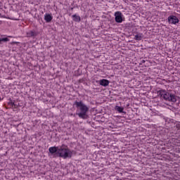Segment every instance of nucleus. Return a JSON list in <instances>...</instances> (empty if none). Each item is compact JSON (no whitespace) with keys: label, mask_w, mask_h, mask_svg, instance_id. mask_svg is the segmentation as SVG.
I'll use <instances>...</instances> for the list:
<instances>
[{"label":"nucleus","mask_w":180,"mask_h":180,"mask_svg":"<svg viewBox=\"0 0 180 180\" xmlns=\"http://www.w3.org/2000/svg\"><path fill=\"white\" fill-rule=\"evenodd\" d=\"M74 105L77 108L76 115H77L80 119H88V112H89V107H88V105H86L82 101H75Z\"/></svg>","instance_id":"obj_1"},{"label":"nucleus","mask_w":180,"mask_h":180,"mask_svg":"<svg viewBox=\"0 0 180 180\" xmlns=\"http://www.w3.org/2000/svg\"><path fill=\"white\" fill-rule=\"evenodd\" d=\"M167 20L170 25H176V23H179V19L175 15L169 16Z\"/></svg>","instance_id":"obj_4"},{"label":"nucleus","mask_w":180,"mask_h":180,"mask_svg":"<svg viewBox=\"0 0 180 180\" xmlns=\"http://www.w3.org/2000/svg\"><path fill=\"white\" fill-rule=\"evenodd\" d=\"M159 95L161 98H163L165 101H168L169 102H176V96L171 94L167 92L165 90L159 91Z\"/></svg>","instance_id":"obj_3"},{"label":"nucleus","mask_w":180,"mask_h":180,"mask_svg":"<svg viewBox=\"0 0 180 180\" xmlns=\"http://www.w3.org/2000/svg\"><path fill=\"white\" fill-rule=\"evenodd\" d=\"M115 109V110L119 112V113H123V110H124V108L123 107H120L119 105H116Z\"/></svg>","instance_id":"obj_10"},{"label":"nucleus","mask_w":180,"mask_h":180,"mask_svg":"<svg viewBox=\"0 0 180 180\" xmlns=\"http://www.w3.org/2000/svg\"><path fill=\"white\" fill-rule=\"evenodd\" d=\"M27 37H34V36H36V32L33 31H30L27 32Z\"/></svg>","instance_id":"obj_12"},{"label":"nucleus","mask_w":180,"mask_h":180,"mask_svg":"<svg viewBox=\"0 0 180 180\" xmlns=\"http://www.w3.org/2000/svg\"><path fill=\"white\" fill-rule=\"evenodd\" d=\"M49 153H51V154H54L55 153L58 154V147L53 146V147L49 148Z\"/></svg>","instance_id":"obj_8"},{"label":"nucleus","mask_w":180,"mask_h":180,"mask_svg":"<svg viewBox=\"0 0 180 180\" xmlns=\"http://www.w3.org/2000/svg\"><path fill=\"white\" fill-rule=\"evenodd\" d=\"M44 20L46 21V23H50V22L53 20V16L51 14L46 13L44 15Z\"/></svg>","instance_id":"obj_6"},{"label":"nucleus","mask_w":180,"mask_h":180,"mask_svg":"<svg viewBox=\"0 0 180 180\" xmlns=\"http://www.w3.org/2000/svg\"><path fill=\"white\" fill-rule=\"evenodd\" d=\"M0 101H1V97H0Z\"/></svg>","instance_id":"obj_15"},{"label":"nucleus","mask_w":180,"mask_h":180,"mask_svg":"<svg viewBox=\"0 0 180 180\" xmlns=\"http://www.w3.org/2000/svg\"><path fill=\"white\" fill-rule=\"evenodd\" d=\"M99 84L102 86H108V85H109V80L103 79L100 80Z\"/></svg>","instance_id":"obj_7"},{"label":"nucleus","mask_w":180,"mask_h":180,"mask_svg":"<svg viewBox=\"0 0 180 180\" xmlns=\"http://www.w3.org/2000/svg\"><path fill=\"white\" fill-rule=\"evenodd\" d=\"M143 37H144V36L143 35V34L141 33H139V34H136L135 36H134V39L135 40H138V41H140L143 39Z\"/></svg>","instance_id":"obj_9"},{"label":"nucleus","mask_w":180,"mask_h":180,"mask_svg":"<svg viewBox=\"0 0 180 180\" xmlns=\"http://www.w3.org/2000/svg\"><path fill=\"white\" fill-rule=\"evenodd\" d=\"M73 153L74 151L70 149V148H68V146L65 144L58 146V155L64 160H66V158H71Z\"/></svg>","instance_id":"obj_2"},{"label":"nucleus","mask_w":180,"mask_h":180,"mask_svg":"<svg viewBox=\"0 0 180 180\" xmlns=\"http://www.w3.org/2000/svg\"><path fill=\"white\" fill-rule=\"evenodd\" d=\"M115 22L117 23H122L123 22V15L122 14V12L117 11L115 13Z\"/></svg>","instance_id":"obj_5"},{"label":"nucleus","mask_w":180,"mask_h":180,"mask_svg":"<svg viewBox=\"0 0 180 180\" xmlns=\"http://www.w3.org/2000/svg\"><path fill=\"white\" fill-rule=\"evenodd\" d=\"M8 105H10V106H12V108H15V103H13V101H10L8 103Z\"/></svg>","instance_id":"obj_14"},{"label":"nucleus","mask_w":180,"mask_h":180,"mask_svg":"<svg viewBox=\"0 0 180 180\" xmlns=\"http://www.w3.org/2000/svg\"><path fill=\"white\" fill-rule=\"evenodd\" d=\"M72 18L75 22H81V17L79 15H73Z\"/></svg>","instance_id":"obj_11"},{"label":"nucleus","mask_w":180,"mask_h":180,"mask_svg":"<svg viewBox=\"0 0 180 180\" xmlns=\"http://www.w3.org/2000/svg\"><path fill=\"white\" fill-rule=\"evenodd\" d=\"M1 41H4V42L9 41V39L7 37L1 38V39H0V44H1Z\"/></svg>","instance_id":"obj_13"}]
</instances>
